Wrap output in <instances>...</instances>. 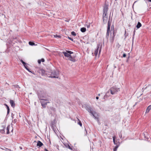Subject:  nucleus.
Instances as JSON below:
<instances>
[{
    "mask_svg": "<svg viewBox=\"0 0 151 151\" xmlns=\"http://www.w3.org/2000/svg\"><path fill=\"white\" fill-rule=\"evenodd\" d=\"M86 110L93 116V117L98 122L99 121V114L95 111H94L92 109L90 106H87L86 108Z\"/></svg>",
    "mask_w": 151,
    "mask_h": 151,
    "instance_id": "nucleus-1",
    "label": "nucleus"
},
{
    "mask_svg": "<svg viewBox=\"0 0 151 151\" xmlns=\"http://www.w3.org/2000/svg\"><path fill=\"white\" fill-rule=\"evenodd\" d=\"M38 97L40 100H45V101H49L48 99H45L47 96V93L44 91H41L38 93Z\"/></svg>",
    "mask_w": 151,
    "mask_h": 151,
    "instance_id": "nucleus-2",
    "label": "nucleus"
},
{
    "mask_svg": "<svg viewBox=\"0 0 151 151\" xmlns=\"http://www.w3.org/2000/svg\"><path fill=\"white\" fill-rule=\"evenodd\" d=\"M116 33L115 32L114 25L111 26L110 31V41L111 42H113L114 40V38Z\"/></svg>",
    "mask_w": 151,
    "mask_h": 151,
    "instance_id": "nucleus-3",
    "label": "nucleus"
},
{
    "mask_svg": "<svg viewBox=\"0 0 151 151\" xmlns=\"http://www.w3.org/2000/svg\"><path fill=\"white\" fill-rule=\"evenodd\" d=\"M62 53L64 55L65 57H68L69 58L68 60H69L73 62H75L76 61V60L75 59V56H72V55L70 54H69L66 52L64 51L62 52Z\"/></svg>",
    "mask_w": 151,
    "mask_h": 151,
    "instance_id": "nucleus-4",
    "label": "nucleus"
},
{
    "mask_svg": "<svg viewBox=\"0 0 151 151\" xmlns=\"http://www.w3.org/2000/svg\"><path fill=\"white\" fill-rule=\"evenodd\" d=\"M59 72L55 70H51V74L50 77L53 78H58V77Z\"/></svg>",
    "mask_w": 151,
    "mask_h": 151,
    "instance_id": "nucleus-5",
    "label": "nucleus"
},
{
    "mask_svg": "<svg viewBox=\"0 0 151 151\" xmlns=\"http://www.w3.org/2000/svg\"><path fill=\"white\" fill-rule=\"evenodd\" d=\"M110 91L112 95L120 91L119 88H117L116 86H113L110 89Z\"/></svg>",
    "mask_w": 151,
    "mask_h": 151,
    "instance_id": "nucleus-6",
    "label": "nucleus"
},
{
    "mask_svg": "<svg viewBox=\"0 0 151 151\" xmlns=\"http://www.w3.org/2000/svg\"><path fill=\"white\" fill-rule=\"evenodd\" d=\"M102 45H100L99 44H98L97 45V48L95 50L94 53L96 56L98 53V50H99V54H100L101 50Z\"/></svg>",
    "mask_w": 151,
    "mask_h": 151,
    "instance_id": "nucleus-7",
    "label": "nucleus"
},
{
    "mask_svg": "<svg viewBox=\"0 0 151 151\" xmlns=\"http://www.w3.org/2000/svg\"><path fill=\"white\" fill-rule=\"evenodd\" d=\"M108 10V6L106 5H105L104 7V9L103 10V14L102 17H106L107 12Z\"/></svg>",
    "mask_w": 151,
    "mask_h": 151,
    "instance_id": "nucleus-8",
    "label": "nucleus"
},
{
    "mask_svg": "<svg viewBox=\"0 0 151 151\" xmlns=\"http://www.w3.org/2000/svg\"><path fill=\"white\" fill-rule=\"evenodd\" d=\"M42 106L44 108L46 107V106L47 103H49L50 102L48 101H45V100H41L40 101Z\"/></svg>",
    "mask_w": 151,
    "mask_h": 151,
    "instance_id": "nucleus-9",
    "label": "nucleus"
},
{
    "mask_svg": "<svg viewBox=\"0 0 151 151\" xmlns=\"http://www.w3.org/2000/svg\"><path fill=\"white\" fill-rule=\"evenodd\" d=\"M10 103L11 105V106L13 107H14L15 106V104L14 103V102L12 100H10Z\"/></svg>",
    "mask_w": 151,
    "mask_h": 151,
    "instance_id": "nucleus-10",
    "label": "nucleus"
},
{
    "mask_svg": "<svg viewBox=\"0 0 151 151\" xmlns=\"http://www.w3.org/2000/svg\"><path fill=\"white\" fill-rule=\"evenodd\" d=\"M103 21L104 23V24H106L107 21L108 20V17H103Z\"/></svg>",
    "mask_w": 151,
    "mask_h": 151,
    "instance_id": "nucleus-11",
    "label": "nucleus"
},
{
    "mask_svg": "<svg viewBox=\"0 0 151 151\" xmlns=\"http://www.w3.org/2000/svg\"><path fill=\"white\" fill-rule=\"evenodd\" d=\"M151 109V105H150L149 106H148L147 107V108L146 110L145 113H148L149 112L150 110Z\"/></svg>",
    "mask_w": 151,
    "mask_h": 151,
    "instance_id": "nucleus-12",
    "label": "nucleus"
},
{
    "mask_svg": "<svg viewBox=\"0 0 151 151\" xmlns=\"http://www.w3.org/2000/svg\"><path fill=\"white\" fill-rule=\"evenodd\" d=\"M37 146H39V147H41L43 145V144L41 141H38L37 142Z\"/></svg>",
    "mask_w": 151,
    "mask_h": 151,
    "instance_id": "nucleus-13",
    "label": "nucleus"
},
{
    "mask_svg": "<svg viewBox=\"0 0 151 151\" xmlns=\"http://www.w3.org/2000/svg\"><path fill=\"white\" fill-rule=\"evenodd\" d=\"M110 17L109 18V19L108 22V26H107V29H110V25H111V23L110 22Z\"/></svg>",
    "mask_w": 151,
    "mask_h": 151,
    "instance_id": "nucleus-14",
    "label": "nucleus"
},
{
    "mask_svg": "<svg viewBox=\"0 0 151 151\" xmlns=\"http://www.w3.org/2000/svg\"><path fill=\"white\" fill-rule=\"evenodd\" d=\"M110 29H107V32L106 35V37L107 39H108L109 38V32H110Z\"/></svg>",
    "mask_w": 151,
    "mask_h": 151,
    "instance_id": "nucleus-15",
    "label": "nucleus"
},
{
    "mask_svg": "<svg viewBox=\"0 0 151 151\" xmlns=\"http://www.w3.org/2000/svg\"><path fill=\"white\" fill-rule=\"evenodd\" d=\"M40 73H41L42 75H43L45 74V71L43 69H41L40 71Z\"/></svg>",
    "mask_w": 151,
    "mask_h": 151,
    "instance_id": "nucleus-16",
    "label": "nucleus"
},
{
    "mask_svg": "<svg viewBox=\"0 0 151 151\" xmlns=\"http://www.w3.org/2000/svg\"><path fill=\"white\" fill-rule=\"evenodd\" d=\"M64 145L66 147H67L68 148H69V149H70V150H73L72 148V147H71L68 144H65Z\"/></svg>",
    "mask_w": 151,
    "mask_h": 151,
    "instance_id": "nucleus-17",
    "label": "nucleus"
},
{
    "mask_svg": "<svg viewBox=\"0 0 151 151\" xmlns=\"http://www.w3.org/2000/svg\"><path fill=\"white\" fill-rule=\"evenodd\" d=\"M142 26L141 24L139 22H138V23L136 26V27L137 29L139 28L140 27Z\"/></svg>",
    "mask_w": 151,
    "mask_h": 151,
    "instance_id": "nucleus-18",
    "label": "nucleus"
},
{
    "mask_svg": "<svg viewBox=\"0 0 151 151\" xmlns=\"http://www.w3.org/2000/svg\"><path fill=\"white\" fill-rule=\"evenodd\" d=\"M3 129L0 130V132L2 134H4L5 133V131L4 130L5 127L4 126H2Z\"/></svg>",
    "mask_w": 151,
    "mask_h": 151,
    "instance_id": "nucleus-19",
    "label": "nucleus"
},
{
    "mask_svg": "<svg viewBox=\"0 0 151 151\" xmlns=\"http://www.w3.org/2000/svg\"><path fill=\"white\" fill-rule=\"evenodd\" d=\"M86 29L85 27H82L81 29V31L82 32H84L86 31Z\"/></svg>",
    "mask_w": 151,
    "mask_h": 151,
    "instance_id": "nucleus-20",
    "label": "nucleus"
},
{
    "mask_svg": "<svg viewBox=\"0 0 151 151\" xmlns=\"http://www.w3.org/2000/svg\"><path fill=\"white\" fill-rule=\"evenodd\" d=\"M5 105L6 106V108H7V114H9V106L6 104H5Z\"/></svg>",
    "mask_w": 151,
    "mask_h": 151,
    "instance_id": "nucleus-21",
    "label": "nucleus"
},
{
    "mask_svg": "<svg viewBox=\"0 0 151 151\" xmlns=\"http://www.w3.org/2000/svg\"><path fill=\"white\" fill-rule=\"evenodd\" d=\"M10 127V126L9 125L7 127L6 130L7 131V134H9V129Z\"/></svg>",
    "mask_w": 151,
    "mask_h": 151,
    "instance_id": "nucleus-22",
    "label": "nucleus"
},
{
    "mask_svg": "<svg viewBox=\"0 0 151 151\" xmlns=\"http://www.w3.org/2000/svg\"><path fill=\"white\" fill-rule=\"evenodd\" d=\"M109 94V92H107L106 94L104 96V99H105V98H107L109 96V95H107V94Z\"/></svg>",
    "mask_w": 151,
    "mask_h": 151,
    "instance_id": "nucleus-23",
    "label": "nucleus"
},
{
    "mask_svg": "<svg viewBox=\"0 0 151 151\" xmlns=\"http://www.w3.org/2000/svg\"><path fill=\"white\" fill-rule=\"evenodd\" d=\"M29 44L31 46H33V45H35V44L34 42L30 41L29 42Z\"/></svg>",
    "mask_w": 151,
    "mask_h": 151,
    "instance_id": "nucleus-24",
    "label": "nucleus"
},
{
    "mask_svg": "<svg viewBox=\"0 0 151 151\" xmlns=\"http://www.w3.org/2000/svg\"><path fill=\"white\" fill-rule=\"evenodd\" d=\"M119 145H116L115 147L114 148V151H117V149L118 148V147H119Z\"/></svg>",
    "mask_w": 151,
    "mask_h": 151,
    "instance_id": "nucleus-25",
    "label": "nucleus"
},
{
    "mask_svg": "<svg viewBox=\"0 0 151 151\" xmlns=\"http://www.w3.org/2000/svg\"><path fill=\"white\" fill-rule=\"evenodd\" d=\"M20 61L23 64L24 66L26 65V63L25 62H24L22 60H20Z\"/></svg>",
    "mask_w": 151,
    "mask_h": 151,
    "instance_id": "nucleus-26",
    "label": "nucleus"
},
{
    "mask_svg": "<svg viewBox=\"0 0 151 151\" xmlns=\"http://www.w3.org/2000/svg\"><path fill=\"white\" fill-rule=\"evenodd\" d=\"M115 136H114L113 137V142L115 145H116L117 143L116 142L115 140Z\"/></svg>",
    "mask_w": 151,
    "mask_h": 151,
    "instance_id": "nucleus-27",
    "label": "nucleus"
},
{
    "mask_svg": "<svg viewBox=\"0 0 151 151\" xmlns=\"http://www.w3.org/2000/svg\"><path fill=\"white\" fill-rule=\"evenodd\" d=\"M66 52L70 55L71 54H72L73 53V52H72L69 50H66Z\"/></svg>",
    "mask_w": 151,
    "mask_h": 151,
    "instance_id": "nucleus-28",
    "label": "nucleus"
},
{
    "mask_svg": "<svg viewBox=\"0 0 151 151\" xmlns=\"http://www.w3.org/2000/svg\"><path fill=\"white\" fill-rule=\"evenodd\" d=\"M24 67L25 68L28 70V71L29 72H32V71H30L29 70V69L28 68V66L26 65H25L24 66Z\"/></svg>",
    "mask_w": 151,
    "mask_h": 151,
    "instance_id": "nucleus-29",
    "label": "nucleus"
},
{
    "mask_svg": "<svg viewBox=\"0 0 151 151\" xmlns=\"http://www.w3.org/2000/svg\"><path fill=\"white\" fill-rule=\"evenodd\" d=\"M71 34L73 36H75L76 35V33L74 31H73L71 32Z\"/></svg>",
    "mask_w": 151,
    "mask_h": 151,
    "instance_id": "nucleus-30",
    "label": "nucleus"
},
{
    "mask_svg": "<svg viewBox=\"0 0 151 151\" xmlns=\"http://www.w3.org/2000/svg\"><path fill=\"white\" fill-rule=\"evenodd\" d=\"M54 37H58L60 38L61 36L59 35H54Z\"/></svg>",
    "mask_w": 151,
    "mask_h": 151,
    "instance_id": "nucleus-31",
    "label": "nucleus"
},
{
    "mask_svg": "<svg viewBox=\"0 0 151 151\" xmlns=\"http://www.w3.org/2000/svg\"><path fill=\"white\" fill-rule=\"evenodd\" d=\"M78 124L79 125L81 126H82V123L81 122L79 121L78 122Z\"/></svg>",
    "mask_w": 151,
    "mask_h": 151,
    "instance_id": "nucleus-32",
    "label": "nucleus"
},
{
    "mask_svg": "<svg viewBox=\"0 0 151 151\" xmlns=\"http://www.w3.org/2000/svg\"><path fill=\"white\" fill-rule=\"evenodd\" d=\"M68 39H69L70 40H71L72 41H73V38H72L70 37H68Z\"/></svg>",
    "mask_w": 151,
    "mask_h": 151,
    "instance_id": "nucleus-33",
    "label": "nucleus"
},
{
    "mask_svg": "<svg viewBox=\"0 0 151 151\" xmlns=\"http://www.w3.org/2000/svg\"><path fill=\"white\" fill-rule=\"evenodd\" d=\"M119 136L120 138H121L122 137V134L121 133H120L119 134Z\"/></svg>",
    "mask_w": 151,
    "mask_h": 151,
    "instance_id": "nucleus-34",
    "label": "nucleus"
},
{
    "mask_svg": "<svg viewBox=\"0 0 151 151\" xmlns=\"http://www.w3.org/2000/svg\"><path fill=\"white\" fill-rule=\"evenodd\" d=\"M17 121V119H15L14 120V121H13V122L14 123H15Z\"/></svg>",
    "mask_w": 151,
    "mask_h": 151,
    "instance_id": "nucleus-35",
    "label": "nucleus"
},
{
    "mask_svg": "<svg viewBox=\"0 0 151 151\" xmlns=\"http://www.w3.org/2000/svg\"><path fill=\"white\" fill-rule=\"evenodd\" d=\"M52 110L53 111H56V110L55 108H52Z\"/></svg>",
    "mask_w": 151,
    "mask_h": 151,
    "instance_id": "nucleus-36",
    "label": "nucleus"
},
{
    "mask_svg": "<svg viewBox=\"0 0 151 151\" xmlns=\"http://www.w3.org/2000/svg\"><path fill=\"white\" fill-rule=\"evenodd\" d=\"M40 60H41V62H43L45 61V60L43 58L42 59Z\"/></svg>",
    "mask_w": 151,
    "mask_h": 151,
    "instance_id": "nucleus-37",
    "label": "nucleus"
},
{
    "mask_svg": "<svg viewBox=\"0 0 151 151\" xmlns=\"http://www.w3.org/2000/svg\"><path fill=\"white\" fill-rule=\"evenodd\" d=\"M126 54H125V53H124L123 54V57H126Z\"/></svg>",
    "mask_w": 151,
    "mask_h": 151,
    "instance_id": "nucleus-38",
    "label": "nucleus"
},
{
    "mask_svg": "<svg viewBox=\"0 0 151 151\" xmlns=\"http://www.w3.org/2000/svg\"><path fill=\"white\" fill-rule=\"evenodd\" d=\"M38 63L39 64L41 63V60H38Z\"/></svg>",
    "mask_w": 151,
    "mask_h": 151,
    "instance_id": "nucleus-39",
    "label": "nucleus"
},
{
    "mask_svg": "<svg viewBox=\"0 0 151 151\" xmlns=\"http://www.w3.org/2000/svg\"><path fill=\"white\" fill-rule=\"evenodd\" d=\"M135 30H134V34H133V38L134 36L135 35Z\"/></svg>",
    "mask_w": 151,
    "mask_h": 151,
    "instance_id": "nucleus-40",
    "label": "nucleus"
},
{
    "mask_svg": "<svg viewBox=\"0 0 151 151\" xmlns=\"http://www.w3.org/2000/svg\"><path fill=\"white\" fill-rule=\"evenodd\" d=\"M90 25H86V27L88 28H89L90 27Z\"/></svg>",
    "mask_w": 151,
    "mask_h": 151,
    "instance_id": "nucleus-41",
    "label": "nucleus"
},
{
    "mask_svg": "<svg viewBox=\"0 0 151 151\" xmlns=\"http://www.w3.org/2000/svg\"><path fill=\"white\" fill-rule=\"evenodd\" d=\"M96 99H99V97L98 96H96Z\"/></svg>",
    "mask_w": 151,
    "mask_h": 151,
    "instance_id": "nucleus-42",
    "label": "nucleus"
},
{
    "mask_svg": "<svg viewBox=\"0 0 151 151\" xmlns=\"http://www.w3.org/2000/svg\"><path fill=\"white\" fill-rule=\"evenodd\" d=\"M31 73H33V74H35V72L34 71L32 72H31Z\"/></svg>",
    "mask_w": 151,
    "mask_h": 151,
    "instance_id": "nucleus-43",
    "label": "nucleus"
},
{
    "mask_svg": "<svg viewBox=\"0 0 151 151\" xmlns=\"http://www.w3.org/2000/svg\"><path fill=\"white\" fill-rule=\"evenodd\" d=\"M16 88H18V87H19V86L18 85H16Z\"/></svg>",
    "mask_w": 151,
    "mask_h": 151,
    "instance_id": "nucleus-44",
    "label": "nucleus"
},
{
    "mask_svg": "<svg viewBox=\"0 0 151 151\" xmlns=\"http://www.w3.org/2000/svg\"><path fill=\"white\" fill-rule=\"evenodd\" d=\"M126 31H125V36H126L125 38H126V36H127V35H126Z\"/></svg>",
    "mask_w": 151,
    "mask_h": 151,
    "instance_id": "nucleus-45",
    "label": "nucleus"
},
{
    "mask_svg": "<svg viewBox=\"0 0 151 151\" xmlns=\"http://www.w3.org/2000/svg\"><path fill=\"white\" fill-rule=\"evenodd\" d=\"M137 102L133 106H134L136 105Z\"/></svg>",
    "mask_w": 151,
    "mask_h": 151,
    "instance_id": "nucleus-46",
    "label": "nucleus"
},
{
    "mask_svg": "<svg viewBox=\"0 0 151 151\" xmlns=\"http://www.w3.org/2000/svg\"><path fill=\"white\" fill-rule=\"evenodd\" d=\"M45 151H49L46 149H45Z\"/></svg>",
    "mask_w": 151,
    "mask_h": 151,
    "instance_id": "nucleus-47",
    "label": "nucleus"
},
{
    "mask_svg": "<svg viewBox=\"0 0 151 151\" xmlns=\"http://www.w3.org/2000/svg\"><path fill=\"white\" fill-rule=\"evenodd\" d=\"M148 1H149V2H151V0H148Z\"/></svg>",
    "mask_w": 151,
    "mask_h": 151,
    "instance_id": "nucleus-48",
    "label": "nucleus"
},
{
    "mask_svg": "<svg viewBox=\"0 0 151 151\" xmlns=\"http://www.w3.org/2000/svg\"><path fill=\"white\" fill-rule=\"evenodd\" d=\"M85 130L86 131V133H87V132L86 129H85Z\"/></svg>",
    "mask_w": 151,
    "mask_h": 151,
    "instance_id": "nucleus-49",
    "label": "nucleus"
},
{
    "mask_svg": "<svg viewBox=\"0 0 151 151\" xmlns=\"http://www.w3.org/2000/svg\"><path fill=\"white\" fill-rule=\"evenodd\" d=\"M20 148L21 149H22V147H20Z\"/></svg>",
    "mask_w": 151,
    "mask_h": 151,
    "instance_id": "nucleus-50",
    "label": "nucleus"
},
{
    "mask_svg": "<svg viewBox=\"0 0 151 151\" xmlns=\"http://www.w3.org/2000/svg\"><path fill=\"white\" fill-rule=\"evenodd\" d=\"M100 94H98V95L99 96H100Z\"/></svg>",
    "mask_w": 151,
    "mask_h": 151,
    "instance_id": "nucleus-51",
    "label": "nucleus"
},
{
    "mask_svg": "<svg viewBox=\"0 0 151 151\" xmlns=\"http://www.w3.org/2000/svg\"><path fill=\"white\" fill-rule=\"evenodd\" d=\"M107 95H109H109H110L109 93V94H108V93L107 94Z\"/></svg>",
    "mask_w": 151,
    "mask_h": 151,
    "instance_id": "nucleus-52",
    "label": "nucleus"
},
{
    "mask_svg": "<svg viewBox=\"0 0 151 151\" xmlns=\"http://www.w3.org/2000/svg\"><path fill=\"white\" fill-rule=\"evenodd\" d=\"M78 119V121H79V119Z\"/></svg>",
    "mask_w": 151,
    "mask_h": 151,
    "instance_id": "nucleus-53",
    "label": "nucleus"
},
{
    "mask_svg": "<svg viewBox=\"0 0 151 151\" xmlns=\"http://www.w3.org/2000/svg\"><path fill=\"white\" fill-rule=\"evenodd\" d=\"M116 1V0H115Z\"/></svg>",
    "mask_w": 151,
    "mask_h": 151,
    "instance_id": "nucleus-54",
    "label": "nucleus"
}]
</instances>
